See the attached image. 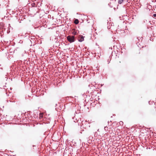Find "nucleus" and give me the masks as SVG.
Listing matches in <instances>:
<instances>
[{
    "label": "nucleus",
    "instance_id": "2",
    "mask_svg": "<svg viewBox=\"0 0 156 156\" xmlns=\"http://www.w3.org/2000/svg\"><path fill=\"white\" fill-rule=\"evenodd\" d=\"M79 41L80 42H82L84 41V37L82 35H80L79 37Z\"/></svg>",
    "mask_w": 156,
    "mask_h": 156
},
{
    "label": "nucleus",
    "instance_id": "3",
    "mask_svg": "<svg viewBox=\"0 0 156 156\" xmlns=\"http://www.w3.org/2000/svg\"><path fill=\"white\" fill-rule=\"evenodd\" d=\"M124 0H119V1H118V3L119 4H121L122 3V2H123V1H124Z\"/></svg>",
    "mask_w": 156,
    "mask_h": 156
},
{
    "label": "nucleus",
    "instance_id": "1",
    "mask_svg": "<svg viewBox=\"0 0 156 156\" xmlns=\"http://www.w3.org/2000/svg\"><path fill=\"white\" fill-rule=\"evenodd\" d=\"M67 40L70 43H72L75 41V37L73 36H69L67 37Z\"/></svg>",
    "mask_w": 156,
    "mask_h": 156
},
{
    "label": "nucleus",
    "instance_id": "4",
    "mask_svg": "<svg viewBox=\"0 0 156 156\" xmlns=\"http://www.w3.org/2000/svg\"><path fill=\"white\" fill-rule=\"evenodd\" d=\"M43 113H40V115H39V117H40V118H42L43 116Z\"/></svg>",
    "mask_w": 156,
    "mask_h": 156
},
{
    "label": "nucleus",
    "instance_id": "7",
    "mask_svg": "<svg viewBox=\"0 0 156 156\" xmlns=\"http://www.w3.org/2000/svg\"><path fill=\"white\" fill-rule=\"evenodd\" d=\"M123 123L122 121H120L119 122V124L120 125H123Z\"/></svg>",
    "mask_w": 156,
    "mask_h": 156
},
{
    "label": "nucleus",
    "instance_id": "6",
    "mask_svg": "<svg viewBox=\"0 0 156 156\" xmlns=\"http://www.w3.org/2000/svg\"><path fill=\"white\" fill-rule=\"evenodd\" d=\"M72 34H74V35H76L77 34V33L76 31H73V33H72Z\"/></svg>",
    "mask_w": 156,
    "mask_h": 156
},
{
    "label": "nucleus",
    "instance_id": "5",
    "mask_svg": "<svg viewBox=\"0 0 156 156\" xmlns=\"http://www.w3.org/2000/svg\"><path fill=\"white\" fill-rule=\"evenodd\" d=\"M74 23L76 24H77L79 23V21H78V20H75Z\"/></svg>",
    "mask_w": 156,
    "mask_h": 156
},
{
    "label": "nucleus",
    "instance_id": "8",
    "mask_svg": "<svg viewBox=\"0 0 156 156\" xmlns=\"http://www.w3.org/2000/svg\"><path fill=\"white\" fill-rule=\"evenodd\" d=\"M153 16L154 17H156V14H154Z\"/></svg>",
    "mask_w": 156,
    "mask_h": 156
}]
</instances>
